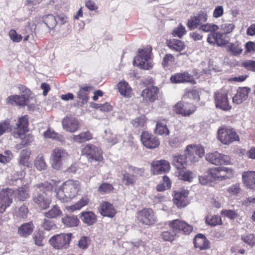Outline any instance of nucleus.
I'll return each mask as SVG.
<instances>
[{
    "label": "nucleus",
    "mask_w": 255,
    "mask_h": 255,
    "mask_svg": "<svg viewBox=\"0 0 255 255\" xmlns=\"http://www.w3.org/2000/svg\"><path fill=\"white\" fill-rule=\"evenodd\" d=\"M199 29L203 32L214 33L219 29V27L215 24L207 23L202 24Z\"/></svg>",
    "instance_id": "nucleus-48"
},
{
    "label": "nucleus",
    "mask_w": 255,
    "mask_h": 255,
    "mask_svg": "<svg viewBox=\"0 0 255 255\" xmlns=\"http://www.w3.org/2000/svg\"><path fill=\"white\" fill-rule=\"evenodd\" d=\"M158 93V88L156 87L152 86L149 88H146L143 90L141 92V96L145 100L152 102L157 99Z\"/></svg>",
    "instance_id": "nucleus-28"
},
{
    "label": "nucleus",
    "mask_w": 255,
    "mask_h": 255,
    "mask_svg": "<svg viewBox=\"0 0 255 255\" xmlns=\"http://www.w3.org/2000/svg\"><path fill=\"white\" fill-rule=\"evenodd\" d=\"M6 172L10 175V176H8L7 178L12 181H17L22 177V173L15 171L13 167L7 168Z\"/></svg>",
    "instance_id": "nucleus-47"
},
{
    "label": "nucleus",
    "mask_w": 255,
    "mask_h": 255,
    "mask_svg": "<svg viewBox=\"0 0 255 255\" xmlns=\"http://www.w3.org/2000/svg\"><path fill=\"white\" fill-rule=\"evenodd\" d=\"M62 214V211L57 205H54L48 211L45 212L44 216L48 218H56Z\"/></svg>",
    "instance_id": "nucleus-39"
},
{
    "label": "nucleus",
    "mask_w": 255,
    "mask_h": 255,
    "mask_svg": "<svg viewBox=\"0 0 255 255\" xmlns=\"http://www.w3.org/2000/svg\"><path fill=\"white\" fill-rule=\"evenodd\" d=\"M204 155V149L202 147L188 145L186 147V155L187 160L192 162L197 161Z\"/></svg>",
    "instance_id": "nucleus-16"
},
{
    "label": "nucleus",
    "mask_w": 255,
    "mask_h": 255,
    "mask_svg": "<svg viewBox=\"0 0 255 255\" xmlns=\"http://www.w3.org/2000/svg\"><path fill=\"white\" fill-rule=\"evenodd\" d=\"M100 210L102 216L108 217L112 218L116 213L113 205L108 202L102 203L100 206Z\"/></svg>",
    "instance_id": "nucleus-30"
},
{
    "label": "nucleus",
    "mask_w": 255,
    "mask_h": 255,
    "mask_svg": "<svg viewBox=\"0 0 255 255\" xmlns=\"http://www.w3.org/2000/svg\"><path fill=\"white\" fill-rule=\"evenodd\" d=\"M196 110V107L189 103L178 102L174 107V111L176 114H181L185 117L192 114Z\"/></svg>",
    "instance_id": "nucleus-15"
},
{
    "label": "nucleus",
    "mask_w": 255,
    "mask_h": 255,
    "mask_svg": "<svg viewBox=\"0 0 255 255\" xmlns=\"http://www.w3.org/2000/svg\"><path fill=\"white\" fill-rule=\"evenodd\" d=\"M194 247L200 250H206L210 248V242L203 234H198L193 240Z\"/></svg>",
    "instance_id": "nucleus-27"
},
{
    "label": "nucleus",
    "mask_w": 255,
    "mask_h": 255,
    "mask_svg": "<svg viewBox=\"0 0 255 255\" xmlns=\"http://www.w3.org/2000/svg\"><path fill=\"white\" fill-rule=\"evenodd\" d=\"M10 193L8 189L0 192V213L4 212L6 208L11 204L12 199L10 198Z\"/></svg>",
    "instance_id": "nucleus-25"
},
{
    "label": "nucleus",
    "mask_w": 255,
    "mask_h": 255,
    "mask_svg": "<svg viewBox=\"0 0 255 255\" xmlns=\"http://www.w3.org/2000/svg\"><path fill=\"white\" fill-rule=\"evenodd\" d=\"M31 151L28 149H23L20 151L18 163L19 165L28 167Z\"/></svg>",
    "instance_id": "nucleus-33"
},
{
    "label": "nucleus",
    "mask_w": 255,
    "mask_h": 255,
    "mask_svg": "<svg viewBox=\"0 0 255 255\" xmlns=\"http://www.w3.org/2000/svg\"><path fill=\"white\" fill-rule=\"evenodd\" d=\"M207 14L204 11H200L196 16H192L188 19L187 25L190 30L194 29L201 25L207 20Z\"/></svg>",
    "instance_id": "nucleus-20"
},
{
    "label": "nucleus",
    "mask_w": 255,
    "mask_h": 255,
    "mask_svg": "<svg viewBox=\"0 0 255 255\" xmlns=\"http://www.w3.org/2000/svg\"><path fill=\"white\" fill-rule=\"evenodd\" d=\"M169 226L172 229L173 232L183 233L185 234H189L193 230L191 226L186 224L180 220L176 219L168 222Z\"/></svg>",
    "instance_id": "nucleus-14"
},
{
    "label": "nucleus",
    "mask_w": 255,
    "mask_h": 255,
    "mask_svg": "<svg viewBox=\"0 0 255 255\" xmlns=\"http://www.w3.org/2000/svg\"><path fill=\"white\" fill-rule=\"evenodd\" d=\"M206 222L210 225L215 226L221 223V218L217 215L208 216L206 219Z\"/></svg>",
    "instance_id": "nucleus-52"
},
{
    "label": "nucleus",
    "mask_w": 255,
    "mask_h": 255,
    "mask_svg": "<svg viewBox=\"0 0 255 255\" xmlns=\"http://www.w3.org/2000/svg\"><path fill=\"white\" fill-rule=\"evenodd\" d=\"M82 221L88 225H93L97 220L96 216L92 212H83L80 217Z\"/></svg>",
    "instance_id": "nucleus-34"
},
{
    "label": "nucleus",
    "mask_w": 255,
    "mask_h": 255,
    "mask_svg": "<svg viewBox=\"0 0 255 255\" xmlns=\"http://www.w3.org/2000/svg\"><path fill=\"white\" fill-rule=\"evenodd\" d=\"M242 179L245 186L255 191V171H247L242 173Z\"/></svg>",
    "instance_id": "nucleus-24"
},
{
    "label": "nucleus",
    "mask_w": 255,
    "mask_h": 255,
    "mask_svg": "<svg viewBox=\"0 0 255 255\" xmlns=\"http://www.w3.org/2000/svg\"><path fill=\"white\" fill-rule=\"evenodd\" d=\"M143 168H138L133 166H129L128 172L122 173V181L126 185H134L138 176H141L144 172Z\"/></svg>",
    "instance_id": "nucleus-9"
},
{
    "label": "nucleus",
    "mask_w": 255,
    "mask_h": 255,
    "mask_svg": "<svg viewBox=\"0 0 255 255\" xmlns=\"http://www.w3.org/2000/svg\"><path fill=\"white\" fill-rule=\"evenodd\" d=\"M42 20L45 25L50 29H53L57 24L56 17L51 14L43 16Z\"/></svg>",
    "instance_id": "nucleus-36"
},
{
    "label": "nucleus",
    "mask_w": 255,
    "mask_h": 255,
    "mask_svg": "<svg viewBox=\"0 0 255 255\" xmlns=\"http://www.w3.org/2000/svg\"><path fill=\"white\" fill-rule=\"evenodd\" d=\"M188 195L189 192L185 190L175 193L173 198L174 204L178 208L186 206L189 203Z\"/></svg>",
    "instance_id": "nucleus-21"
},
{
    "label": "nucleus",
    "mask_w": 255,
    "mask_h": 255,
    "mask_svg": "<svg viewBox=\"0 0 255 255\" xmlns=\"http://www.w3.org/2000/svg\"><path fill=\"white\" fill-rule=\"evenodd\" d=\"M221 214L231 220H234L239 216L237 212L234 210H223L221 212Z\"/></svg>",
    "instance_id": "nucleus-54"
},
{
    "label": "nucleus",
    "mask_w": 255,
    "mask_h": 255,
    "mask_svg": "<svg viewBox=\"0 0 255 255\" xmlns=\"http://www.w3.org/2000/svg\"><path fill=\"white\" fill-rule=\"evenodd\" d=\"M210 182H219L231 179L234 175L233 169L226 167H214L207 171Z\"/></svg>",
    "instance_id": "nucleus-4"
},
{
    "label": "nucleus",
    "mask_w": 255,
    "mask_h": 255,
    "mask_svg": "<svg viewBox=\"0 0 255 255\" xmlns=\"http://www.w3.org/2000/svg\"><path fill=\"white\" fill-rule=\"evenodd\" d=\"M227 191L231 195H237L241 191L240 184L239 183L233 184L227 189Z\"/></svg>",
    "instance_id": "nucleus-58"
},
{
    "label": "nucleus",
    "mask_w": 255,
    "mask_h": 255,
    "mask_svg": "<svg viewBox=\"0 0 255 255\" xmlns=\"http://www.w3.org/2000/svg\"><path fill=\"white\" fill-rule=\"evenodd\" d=\"M145 122L146 118L144 116L136 118L135 119L131 121V124L135 128L143 127Z\"/></svg>",
    "instance_id": "nucleus-56"
},
{
    "label": "nucleus",
    "mask_w": 255,
    "mask_h": 255,
    "mask_svg": "<svg viewBox=\"0 0 255 255\" xmlns=\"http://www.w3.org/2000/svg\"><path fill=\"white\" fill-rule=\"evenodd\" d=\"M34 228V226L32 222L25 223L19 227L17 233L21 237L27 238L32 234Z\"/></svg>",
    "instance_id": "nucleus-31"
},
{
    "label": "nucleus",
    "mask_w": 255,
    "mask_h": 255,
    "mask_svg": "<svg viewBox=\"0 0 255 255\" xmlns=\"http://www.w3.org/2000/svg\"><path fill=\"white\" fill-rule=\"evenodd\" d=\"M9 36L10 39L14 42H19L22 38V36L20 34H17L14 29H11L9 31Z\"/></svg>",
    "instance_id": "nucleus-61"
},
{
    "label": "nucleus",
    "mask_w": 255,
    "mask_h": 255,
    "mask_svg": "<svg viewBox=\"0 0 255 255\" xmlns=\"http://www.w3.org/2000/svg\"><path fill=\"white\" fill-rule=\"evenodd\" d=\"M28 209L27 207L23 205L18 208V210L15 212V215L20 219H25L27 217Z\"/></svg>",
    "instance_id": "nucleus-51"
},
{
    "label": "nucleus",
    "mask_w": 255,
    "mask_h": 255,
    "mask_svg": "<svg viewBox=\"0 0 255 255\" xmlns=\"http://www.w3.org/2000/svg\"><path fill=\"white\" fill-rule=\"evenodd\" d=\"M242 239L245 243L251 247L255 245V236L253 234H249L243 236L242 237Z\"/></svg>",
    "instance_id": "nucleus-60"
},
{
    "label": "nucleus",
    "mask_w": 255,
    "mask_h": 255,
    "mask_svg": "<svg viewBox=\"0 0 255 255\" xmlns=\"http://www.w3.org/2000/svg\"><path fill=\"white\" fill-rule=\"evenodd\" d=\"M230 52L234 56L241 54L243 50L241 43L239 41L234 43H230L228 45Z\"/></svg>",
    "instance_id": "nucleus-37"
},
{
    "label": "nucleus",
    "mask_w": 255,
    "mask_h": 255,
    "mask_svg": "<svg viewBox=\"0 0 255 255\" xmlns=\"http://www.w3.org/2000/svg\"><path fill=\"white\" fill-rule=\"evenodd\" d=\"M29 196L24 187L19 188L16 193V197L20 201H23Z\"/></svg>",
    "instance_id": "nucleus-55"
},
{
    "label": "nucleus",
    "mask_w": 255,
    "mask_h": 255,
    "mask_svg": "<svg viewBox=\"0 0 255 255\" xmlns=\"http://www.w3.org/2000/svg\"><path fill=\"white\" fill-rule=\"evenodd\" d=\"M34 164L36 169L40 171L45 170L47 167L46 163L42 154L37 155L34 161Z\"/></svg>",
    "instance_id": "nucleus-43"
},
{
    "label": "nucleus",
    "mask_w": 255,
    "mask_h": 255,
    "mask_svg": "<svg viewBox=\"0 0 255 255\" xmlns=\"http://www.w3.org/2000/svg\"><path fill=\"white\" fill-rule=\"evenodd\" d=\"M206 160L215 165L228 164L230 162V157L218 151L209 152L206 155Z\"/></svg>",
    "instance_id": "nucleus-11"
},
{
    "label": "nucleus",
    "mask_w": 255,
    "mask_h": 255,
    "mask_svg": "<svg viewBox=\"0 0 255 255\" xmlns=\"http://www.w3.org/2000/svg\"><path fill=\"white\" fill-rule=\"evenodd\" d=\"M42 226L44 230L50 231L53 229L55 228V225L53 221L48 219H44L43 220Z\"/></svg>",
    "instance_id": "nucleus-62"
},
{
    "label": "nucleus",
    "mask_w": 255,
    "mask_h": 255,
    "mask_svg": "<svg viewBox=\"0 0 255 255\" xmlns=\"http://www.w3.org/2000/svg\"><path fill=\"white\" fill-rule=\"evenodd\" d=\"M113 186L108 183H103L98 188V191L102 193H107L113 189Z\"/></svg>",
    "instance_id": "nucleus-63"
},
{
    "label": "nucleus",
    "mask_w": 255,
    "mask_h": 255,
    "mask_svg": "<svg viewBox=\"0 0 255 255\" xmlns=\"http://www.w3.org/2000/svg\"><path fill=\"white\" fill-rule=\"evenodd\" d=\"M21 95H14L8 98L9 102L12 105L24 106L27 104L30 95V91L22 86L19 87Z\"/></svg>",
    "instance_id": "nucleus-10"
},
{
    "label": "nucleus",
    "mask_w": 255,
    "mask_h": 255,
    "mask_svg": "<svg viewBox=\"0 0 255 255\" xmlns=\"http://www.w3.org/2000/svg\"><path fill=\"white\" fill-rule=\"evenodd\" d=\"M239 66L244 67L248 70L255 72V61L254 60H245L242 62Z\"/></svg>",
    "instance_id": "nucleus-50"
},
{
    "label": "nucleus",
    "mask_w": 255,
    "mask_h": 255,
    "mask_svg": "<svg viewBox=\"0 0 255 255\" xmlns=\"http://www.w3.org/2000/svg\"><path fill=\"white\" fill-rule=\"evenodd\" d=\"M154 132L156 134L161 135H168L169 134V130L167 128L166 126L161 122H157L156 128Z\"/></svg>",
    "instance_id": "nucleus-44"
},
{
    "label": "nucleus",
    "mask_w": 255,
    "mask_h": 255,
    "mask_svg": "<svg viewBox=\"0 0 255 255\" xmlns=\"http://www.w3.org/2000/svg\"><path fill=\"white\" fill-rule=\"evenodd\" d=\"M71 237V233L61 234L51 238L49 242L56 249H66L69 247Z\"/></svg>",
    "instance_id": "nucleus-7"
},
{
    "label": "nucleus",
    "mask_w": 255,
    "mask_h": 255,
    "mask_svg": "<svg viewBox=\"0 0 255 255\" xmlns=\"http://www.w3.org/2000/svg\"><path fill=\"white\" fill-rule=\"evenodd\" d=\"M80 188L79 181L69 180L63 183L56 192L57 197L62 202H67L74 198Z\"/></svg>",
    "instance_id": "nucleus-3"
},
{
    "label": "nucleus",
    "mask_w": 255,
    "mask_h": 255,
    "mask_svg": "<svg viewBox=\"0 0 255 255\" xmlns=\"http://www.w3.org/2000/svg\"><path fill=\"white\" fill-rule=\"evenodd\" d=\"M229 41V38L226 33L221 32L210 33L207 41L210 44H216L218 46H224Z\"/></svg>",
    "instance_id": "nucleus-17"
},
{
    "label": "nucleus",
    "mask_w": 255,
    "mask_h": 255,
    "mask_svg": "<svg viewBox=\"0 0 255 255\" xmlns=\"http://www.w3.org/2000/svg\"><path fill=\"white\" fill-rule=\"evenodd\" d=\"M187 161V158L184 155L173 156L172 160L173 165L180 170L185 168Z\"/></svg>",
    "instance_id": "nucleus-32"
},
{
    "label": "nucleus",
    "mask_w": 255,
    "mask_h": 255,
    "mask_svg": "<svg viewBox=\"0 0 255 255\" xmlns=\"http://www.w3.org/2000/svg\"><path fill=\"white\" fill-rule=\"evenodd\" d=\"M33 188V202L41 209L48 208L51 203L50 194L53 190V185L48 182H44L35 185Z\"/></svg>",
    "instance_id": "nucleus-1"
},
{
    "label": "nucleus",
    "mask_w": 255,
    "mask_h": 255,
    "mask_svg": "<svg viewBox=\"0 0 255 255\" xmlns=\"http://www.w3.org/2000/svg\"><path fill=\"white\" fill-rule=\"evenodd\" d=\"M89 202L87 196L83 197L77 203L68 207V210L74 212L77 210L81 209L83 207L87 205Z\"/></svg>",
    "instance_id": "nucleus-41"
},
{
    "label": "nucleus",
    "mask_w": 255,
    "mask_h": 255,
    "mask_svg": "<svg viewBox=\"0 0 255 255\" xmlns=\"http://www.w3.org/2000/svg\"><path fill=\"white\" fill-rule=\"evenodd\" d=\"M176 235V233L173 232L164 231L161 233V236L164 241L171 242L174 240Z\"/></svg>",
    "instance_id": "nucleus-57"
},
{
    "label": "nucleus",
    "mask_w": 255,
    "mask_h": 255,
    "mask_svg": "<svg viewBox=\"0 0 255 255\" xmlns=\"http://www.w3.org/2000/svg\"><path fill=\"white\" fill-rule=\"evenodd\" d=\"M152 171L154 174L165 173L170 168L169 163L164 160L154 161L151 163Z\"/></svg>",
    "instance_id": "nucleus-22"
},
{
    "label": "nucleus",
    "mask_w": 255,
    "mask_h": 255,
    "mask_svg": "<svg viewBox=\"0 0 255 255\" xmlns=\"http://www.w3.org/2000/svg\"><path fill=\"white\" fill-rule=\"evenodd\" d=\"M91 89L90 86L82 87L78 92V98L82 100L83 102H87L88 100V94Z\"/></svg>",
    "instance_id": "nucleus-45"
},
{
    "label": "nucleus",
    "mask_w": 255,
    "mask_h": 255,
    "mask_svg": "<svg viewBox=\"0 0 255 255\" xmlns=\"http://www.w3.org/2000/svg\"><path fill=\"white\" fill-rule=\"evenodd\" d=\"M62 223L67 227H74L78 226L79 221L77 216L67 215L62 218Z\"/></svg>",
    "instance_id": "nucleus-35"
},
{
    "label": "nucleus",
    "mask_w": 255,
    "mask_h": 255,
    "mask_svg": "<svg viewBox=\"0 0 255 255\" xmlns=\"http://www.w3.org/2000/svg\"><path fill=\"white\" fill-rule=\"evenodd\" d=\"M226 92H219L215 94L214 98L216 106L224 111H228L231 109L227 97Z\"/></svg>",
    "instance_id": "nucleus-19"
},
{
    "label": "nucleus",
    "mask_w": 255,
    "mask_h": 255,
    "mask_svg": "<svg viewBox=\"0 0 255 255\" xmlns=\"http://www.w3.org/2000/svg\"><path fill=\"white\" fill-rule=\"evenodd\" d=\"M170 80L173 83H184L189 82L194 83L193 77L188 72L176 73L170 77Z\"/></svg>",
    "instance_id": "nucleus-26"
},
{
    "label": "nucleus",
    "mask_w": 255,
    "mask_h": 255,
    "mask_svg": "<svg viewBox=\"0 0 255 255\" xmlns=\"http://www.w3.org/2000/svg\"><path fill=\"white\" fill-rule=\"evenodd\" d=\"M151 51V48L150 47L144 49H139L138 54L133 59V65L143 69L147 70L151 68L152 64L150 61V57Z\"/></svg>",
    "instance_id": "nucleus-6"
},
{
    "label": "nucleus",
    "mask_w": 255,
    "mask_h": 255,
    "mask_svg": "<svg viewBox=\"0 0 255 255\" xmlns=\"http://www.w3.org/2000/svg\"><path fill=\"white\" fill-rule=\"evenodd\" d=\"M169 46L177 51H181L184 49L185 45L182 41L174 39L170 41Z\"/></svg>",
    "instance_id": "nucleus-46"
},
{
    "label": "nucleus",
    "mask_w": 255,
    "mask_h": 255,
    "mask_svg": "<svg viewBox=\"0 0 255 255\" xmlns=\"http://www.w3.org/2000/svg\"><path fill=\"white\" fill-rule=\"evenodd\" d=\"M118 89L120 94L125 97L130 96L131 88L127 82L123 81L119 82L118 84Z\"/></svg>",
    "instance_id": "nucleus-38"
},
{
    "label": "nucleus",
    "mask_w": 255,
    "mask_h": 255,
    "mask_svg": "<svg viewBox=\"0 0 255 255\" xmlns=\"http://www.w3.org/2000/svg\"><path fill=\"white\" fill-rule=\"evenodd\" d=\"M139 222L143 225H150L156 222V218L151 209H143L137 216Z\"/></svg>",
    "instance_id": "nucleus-12"
},
{
    "label": "nucleus",
    "mask_w": 255,
    "mask_h": 255,
    "mask_svg": "<svg viewBox=\"0 0 255 255\" xmlns=\"http://www.w3.org/2000/svg\"><path fill=\"white\" fill-rule=\"evenodd\" d=\"M62 126L66 131L73 132L79 128V122L74 117L67 116L62 120Z\"/></svg>",
    "instance_id": "nucleus-23"
},
{
    "label": "nucleus",
    "mask_w": 255,
    "mask_h": 255,
    "mask_svg": "<svg viewBox=\"0 0 255 255\" xmlns=\"http://www.w3.org/2000/svg\"><path fill=\"white\" fill-rule=\"evenodd\" d=\"M178 176L180 179L191 182L196 177V174L189 170L181 169L178 173Z\"/></svg>",
    "instance_id": "nucleus-40"
},
{
    "label": "nucleus",
    "mask_w": 255,
    "mask_h": 255,
    "mask_svg": "<svg viewBox=\"0 0 255 255\" xmlns=\"http://www.w3.org/2000/svg\"><path fill=\"white\" fill-rule=\"evenodd\" d=\"M33 239L34 243L38 246H43V241L44 239L43 233L41 231H38L35 232L33 235Z\"/></svg>",
    "instance_id": "nucleus-49"
},
{
    "label": "nucleus",
    "mask_w": 255,
    "mask_h": 255,
    "mask_svg": "<svg viewBox=\"0 0 255 255\" xmlns=\"http://www.w3.org/2000/svg\"><path fill=\"white\" fill-rule=\"evenodd\" d=\"M92 138V135L89 131L83 132L78 135L73 136V140L77 142L82 143L91 139Z\"/></svg>",
    "instance_id": "nucleus-42"
},
{
    "label": "nucleus",
    "mask_w": 255,
    "mask_h": 255,
    "mask_svg": "<svg viewBox=\"0 0 255 255\" xmlns=\"http://www.w3.org/2000/svg\"><path fill=\"white\" fill-rule=\"evenodd\" d=\"M186 30L185 27L182 24H180L176 29H175L172 34L173 36H177L179 38H181L184 34L186 33Z\"/></svg>",
    "instance_id": "nucleus-59"
},
{
    "label": "nucleus",
    "mask_w": 255,
    "mask_h": 255,
    "mask_svg": "<svg viewBox=\"0 0 255 255\" xmlns=\"http://www.w3.org/2000/svg\"><path fill=\"white\" fill-rule=\"evenodd\" d=\"M91 243L90 238L88 237L83 236L78 241V246L82 250H86Z\"/></svg>",
    "instance_id": "nucleus-53"
},
{
    "label": "nucleus",
    "mask_w": 255,
    "mask_h": 255,
    "mask_svg": "<svg viewBox=\"0 0 255 255\" xmlns=\"http://www.w3.org/2000/svg\"><path fill=\"white\" fill-rule=\"evenodd\" d=\"M235 28V25L233 23H225L221 26V29L223 30V33L227 35L231 33Z\"/></svg>",
    "instance_id": "nucleus-64"
},
{
    "label": "nucleus",
    "mask_w": 255,
    "mask_h": 255,
    "mask_svg": "<svg viewBox=\"0 0 255 255\" xmlns=\"http://www.w3.org/2000/svg\"><path fill=\"white\" fill-rule=\"evenodd\" d=\"M28 125V119L26 116L20 118L16 124V127L12 131L13 135L15 138L21 139L19 144H17V147L19 148H21V145L24 146L30 145L33 141V137L31 135L25 134L27 131Z\"/></svg>",
    "instance_id": "nucleus-2"
},
{
    "label": "nucleus",
    "mask_w": 255,
    "mask_h": 255,
    "mask_svg": "<svg viewBox=\"0 0 255 255\" xmlns=\"http://www.w3.org/2000/svg\"><path fill=\"white\" fill-rule=\"evenodd\" d=\"M251 89L247 87L239 88L236 95L233 97V102L236 104H241L248 97Z\"/></svg>",
    "instance_id": "nucleus-29"
},
{
    "label": "nucleus",
    "mask_w": 255,
    "mask_h": 255,
    "mask_svg": "<svg viewBox=\"0 0 255 255\" xmlns=\"http://www.w3.org/2000/svg\"><path fill=\"white\" fill-rule=\"evenodd\" d=\"M82 153L89 156L88 159L91 161L93 160L100 161L102 159V151L100 148L88 144L82 149Z\"/></svg>",
    "instance_id": "nucleus-13"
},
{
    "label": "nucleus",
    "mask_w": 255,
    "mask_h": 255,
    "mask_svg": "<svg viewBox=\"0 0 255 255\" xmlns=\"http://www.w3.org/2000/svg\"><path fill=\"white\" fill-rule=\"evenodd\" d=\"M218 138L224 144H229L240 138L236 132L229 128L223 127L218 129Z\"/></svg>",
    "instance_id": "nucleus-8"
},
{
    "label": "nucleus",
    "mask_w": 255,
    "mask_h": 255,
    "mask_svg": "<svg viewBox=\"0 0 255 255\" xmlns=\"http://www.w3.org/2000/svg\"><path fill=\"white\" fill-rule=\"evenodd\" d=\"M69 157L67 150L62 147H56L53 149L50 155L51 167L55 170L60 169Z\"/></svg>",
    "instance_id": "nucleus-5"
},
{
    "label": "nucleus",
    "mask_w": 255,
    "mask_h": 255,
    "mask_svg": "<svg viewBox=\"0 0 255 255\" xmlns=\"http://www.w3.org/2000/svg\"><path fill=\"white\" fill-rule=\"evenodd\" d=\"M141 141L143 145L149 149H154L159 146L158 139L147 131H143L141 134Z\"/></svg>",
    "instance_id": "nucleus-18"
}]
</instances>
